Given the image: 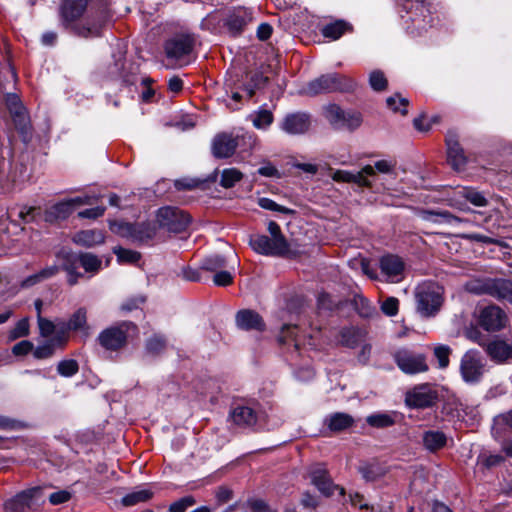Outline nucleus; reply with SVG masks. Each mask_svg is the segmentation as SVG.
<instances>
[{
	"label": "nucleus",
	"mask_w": 512,
	"mask_h": 512,
	"mask_svg": "<svg viewBox=\"0 0 512 512\" xmlns=\"http://www.w3.org/2000/svg\"><path fill=\"white\" fill-rule=\"evenodd\" d=\"M397 367L408 375L425 373L429 370L426 355L409 348H400L393 354Z\"/></svg>",
	"instance_id": "8"
},
{
	"label": "nucleus",
	"mask_w": 512,
	"mask_h": 512,
	"mask_svg": "<svg viewBox=\"0 0 512 512\" xmlns=\"http://www.w3.org/2000/svg\"><path fill=\"white\" fill-rule=\"evenodd\" d=\"M233 282V276L229 271L219 270L213 276V283L216 286H228Z\"/></svg>",
	"instance_id": "62"
},
{
	"label": "nucleus",
	"mask_w": 512,
	"mask_h": 512,
	"mask_svg": "<svg viewBox=\"0 0 512 512\" xmlns=\"http://www.w3.org/2000/svg\"><path fill=\"white\" fill-rule=\"evenodd\" d=\"M226 267V260L221 255H212L205 259H203L201 263V269L210 271V272H217L221 269H224Z\"/></svg>",
	"instance_id": "46"
},
{
	"label": "nucleus",
	"mask_w": 512,
	"mask_h": 512,
	"mask_svg": "<svg viewBox=\"0 0 512 512\" xmlns=\"http://www.w3.org/2000/svg\"><path fill=\"white\" fill-rule=\"evenodd\" d=\"M96 198L94 196H78L64 201H60L44 211L43 219L45 222L53 223L64 220L78 207L91 205Z\"/></svg>",
	"instance_id": "11"
},
{
	"label": "nucleus",
	"mask_w": 512,
	"mask_h": 512,
	"mask_svg": "<svg viewBox=\"0 0 512 512\" xmlns=\"http://www.w3.org/2000/svg\"><path fill=\"white\" fill-rule=\"evenodd\" d=\"M464 335L468 340H470L474 343H477L478 345H480L484 348L487 345L485 336L477 327L470 326V327L466 328L464 331Z\"/></svg>",
	"instance_id": "58"
},
{
	"label": "nucleus",
	"mask_w": 512,
	"mask_h": 512,
	"mask_svg": "<svg viewBox=\"0 0 512 512\" xmlns=\"http://www.w3.org/2000/svg\"><path fill=\"white\" fill-rule=\"evenodd\" d=\"M379 174H384L393 180L396 178V161L392 159L378 160L372 165Z\"/></svg>",
	"instance_id": "44"
},
{
	"label": "nucleus",
	"mask_w": 512,
	"mask_h": 512,
	"mask_svg": "<svg viewBox=\"0 0 512 512\" xmlns=\"http://www.w3.org/2000/svg\"><path fill=\"white\" fill-rule=\"evenodd\" d=\"M356 87V82L345 76L333 73L322 75L317 79L312 80L304 88V93L307 95H318L321 93H329L334 91H352Z\"/></svg>",
	"instance_id": "5"
},
{
	"label": "nucleus",
	"mask_w": 512,
	"mask_h": 512,
	"mask_svg": "<svg viewBox=\"0 0 512 512\" xmlns=\"http://www.w3.org/2000/svg\"><path fill=\"white\" fill-rule=\"evenodd\" d=\"M258 205L265 210L275 211L282 214L292 215L295 213L293 209L279 205L272 199L266 197L259 198Z\"/></svg>",
	"instance_id": "49"
},
{
	"label": "nucleus",
	"mask_w": 512,
	"mask_h": 512,
	"mask_svg": "<svg viewBox=\"0 0 512 512\" xmlns=\"http://www.w3.org/2000/svg\"><path fill=\"white\" fill-rule=\"evenodd\" d=\"M66 340L67 337L64 335L63 332L58 333L57 335H55L53 339L46 341L42 345H38L33 352L34 357L37 359H46L51 357L55 352V348L57 346L63 347Z\"/></svg>",
	"instance_id": "28"
},
{
	"label": "nucleus",
	"mask_w": 512,
	"mask_h": 512,
	"mask_svg": "<svg viewBox=\"0 0 512 512\" xmlns=\"http://www.w3.org/2000/svg\"><path fill=\"white\" fill-rule=\"evenodd\" d=\"M195 500L191 496L184 497L170 505V512H185V510L194 505Z\"/></svg>",
	"instance_id": "64"
},
{
	"label": "nucleus",
	"mask_w": 512,
	"mask_h": 512,
	"mask_svg": "<svg viewBox=\"0 0 512 512\" xmlns=\"http://www.w3.org/2000/svg\"><path fill=\"white\" fill-rule=\"evenodd\" d=\"M451 352L452 350L448 345L438 344L434 347L433 353L441 369L448 367Z\"/></svg>",
	"instance_id": "51"
},
{
	"label": "nucleus",
	"mask_w": 512,
	"mask_h": 512,
	"mask_svg": "<svg viewBox=\"0 0 512 512\" xmlns=\"http://www.w3.org/2000/svg\"><path fill=\"white\" fill-rule=\"evenodd\" d=\"M42 491L41 487H33L18 493L14 498L5 502V512H25L31 507L34 500L40 498Z\"/></svg>",
	"instance_id": "18"
},
{
	"label": "nucleus",
	"mask_w": 512,
	"mask_h": 512,
	"mask_svg": "<svg viewBox=\"0 0 512 512\" xmlns=\"http://www.w3.org/2000/svg\"><path fill=\"white\" fill-rule=\"evenodd\" d=\"M79 264L86 272L96 273L101 268V260L94 254L81 253L78 255Z\"/></svg>",
	"instance_id": "42"
},
{
	"label": "nucleus",
	"mask_w": 512,
	"mask_h": 512,
	"mask_svg": "<svg viewBox=\"0 0 512 512\" xmlns=\"http://www.w3.org/2000/svg\"><path fill=\"white\" fill-rule=\"evenodd\" d=\"M59 258H62V269L67 272V282L69 285H75L78 282V278L82 276L81 273L77 272V267L79 264L78 255L73 253H63L58 255Z\"/></svg>",
	"instance_id": "30"
},
{
	"label": "nucleus",
	"mask_w": 512,
	"mask_h": 512,
	"mask_svg": "<svg viewBox=\"0 0 512 512\" xmlns=\"http://www.w3.org/2000/svg\"><path fill=\"white\" fill-rule=\"evenodd\" d=\"M386 103L394 112H401L403 115L407 114L408 100L399 94L388 97Z\"/></svg>",
	"instance_id": "53"
},
{
	"label": "nucleus",
	"mask_w": 512,
	"mask_h": 512,
	"mask_svg": "<svg viewBox=\"0 0 512 512\" xmlns=\"http://www.w3.org/2000/svg\"><path fill=\"white\" fill-rule=\"evenodd\" d=\"M465 239L485 244H495L500 247H507V244L499 239H494L479 233H471L463 236Z\"/></svg>",
	"instance_id": "59"
},
{
	"label": "nucleus",
	"mask_w": 512,
	"mask_h": 512,
	"mask_svg": "<svg viewBox=\"0 0 512 512\" xmlns=\"http://www.w3.org/2000/svg\"><path fill=\"white\" fill-rule=\"evenodd\" d=\"M194 39L190 35H176L165 43V52L169 59L187 64V57L193 50Z\"/></svg>",
	"instance_id": "14"
},
{
	"label": "nucleus",
	"mask_w": 512,
	"mask_h": 512,
	"mask_svg": "<svg viewBox=\"0 0 512 512\" xmlns=\"http://www.w3.org/2000/svg\"><path fill=\"white\" fill-rule=\"evenodd\" d=\"M478 322L484 330L488 332H495L505 327L507 316L500 307L490 305L481 309Z\"/></svg>",
	"instance_id": "15"
},
{
	"label": "nucleus",
	"mask_w": 512,
	"mask_h": 512,
	"mask_svg": "<svg viewBox=\"0 0 512 512\" xmlns=\"http://www.w3.org/2000/svg\"><path fill=\"white\" fill-rule=\"evenodd\" d=\"M104 240V233L96 229L79 231L73 237L75 243L87 247L102 244Z\"/></svg>",
	"instance_id": "31"
},
{
	"label": "nucleus",
	"mask_w": 512,
	"mask_h": 512,
	"mask_svg": "<svg viewBox=\"0 0 512 512\" xmlns=\"http://www.w3.org/2000/svg\"><path fill=\"white\" fill-rule=\"evenodd\" d=\"M361 182H359V187L368 188L374 192H382L388 189L385 182L383 181V177L372 168V165H366L360 170Z\"/></svg>",
	"instance_id": "24"
},
{
	"label": "nucleus",
	"mask_w": 512,
	"mask_h": 512,
	"mask_svg": "<svg viewBox=\"0 0 512 512\" xmlns=\"http://www.w3.org/2000/svg\"><path fill=\"white\" fill-rule=\"evenodd\" d=\"M79 371L78 362L74 359L62 360L57 365V372L63 377H72Z\"/></svg>",
	"instance_id": "50"
},
{
	"label": "nucleus",
	"mask_w": 512,
	"mask_h": 512,
	"mask_svg": "<svg viewBox=\"0 0 512 512\" xmlns=\"http://www.w3.org/2000/svg\"><path fill=\"white\" fill-rule=\"evenodd\" d=\"M270 237L266 235H254L250 237L251 248L266 256H285L290 252V246L281 232L280 226L275 221H270L267 226Z\"/></svg>",
	"instance_id": "2"
},
{
	"label": "nucleus",
	"mask_w": 512,
	"mask_h": 512,
	"mask_svg": "<svg viewBox=\"0 0 512 512\" xmlns=\"http://www.w3.org/2000/svg\"><path fill=\"white\" fill-rule=\"evenodd\" d=\"M62 22L81 37H98L112 19L108 0H64Z\"/></svg>",
	"instance_id": "1"
},
{
	"label": "nucleus",
	"mask_w": 512,
	"mask_h": 512,
	"mask_svg": "<svg viewBox=\"0 0 512 512\" xmlns=\"http://www.w3.org/2000/svg\"><path fill=\"white\" fill-rule=\"evenodd\" d=\"M29 333L28 319L24 318L17 322L16 326L10 332L11 339H17L27 336Z\"/></svg>",
	"instance_id": "61"
},
{
	"label": "nucleus",
	"mask_w": 512,
	"mask_h": 512,
	"mask_svg": "<svg viewBox=\"0 0 512 512\" xmlns=\"http://www.w3.org/2000/svg\"><path fill=\"white\" fill-rule=\"evenodd\" d=\"M437 399L436 389L428 383L416 385L405 394V404L415 409L429 408L436 403Z\"/></svg>",
	"instance_id": "13"
},
{
	"label": "nucleus",
	"mask_w": 512,
	"mask_h": 512,
	"mask_svg": "<svg viewBox=\"0 0 512 512\" xmlns=\"http://www.w3.org/2000/svg\"><path fill=\"white\" fill-rule=\"evenodd\" d=\"M166 341L162 336L154 335L146 342V350L150 354H158L164 350Z\"/></svg>",
	"instance_id": "57"
},
{
	"label": "nucleus",
	"mask_w": 512,
	"mask_h": 512,
	"mask_svg": "<svg viewBox=\"0 0 512 512\" xmlns=\"http://www.w3.org/2000/svg\"><path fill=\"white\" fill-rule=\"evenodd\" d=\"M402 6L408 14L407 19H403L408 33L418 36L432 26L431 11L424 0H404Z\"/></svg>",
	"instance_id": "4"
},
{
	"label": "nucleus",
	"mask_w": 512,
	"mask_h": 512,
	"mask_svg": "<svg viewBox=\"0 0 512 512\" xmlns=\"http://www.w3.org/2000/svg\"><path fill=\"white\" fill-rule=\"evenodd\" d=\"M236 324L243 330H258L263 331L265 324L262 317L255 311L245 309L236 314Z\"/></svg>",
	"instance_id": "25"
},
{
	"label": "nucleus",
	"mask_w": 512,
	"mask_h": 512,
	"mask_svg": "<svg viewBox=\"0 0 512 512\" xmlns=\"http://www.w3.org/2000/svg\"><path fill=\"white\" fill-rule=\"evenodd\" d=\"M444 289L435 282H423L415 289L416 310L423 317L435 316L444 301Z\"/></svg>",
	"instance_id": "3"
},
{
	"label": "nucleus",
	"mask_w": 512,
	"mask_h": 512,
	"mask_svg": "<svg viewBox=\"0 0 512 512\" xmlns=\"http://www.w3.org/2000/svg\"><path fill=\"white\" fill-rule=\"evenodd\" d=\"M350 503L354 507H358L361 510H367L370 512H391L392 502H388L387 505L372 504L370 505L359 492H353L349 494Z\"/></svg>",
	"instance_id": "32"
},
{
	"label": "nucleus",
	"mask_w": 512,
	"mask_h": 512,
	"mask_svg": "<svg viewBox=\"0 0 512 512\" xmlns=\"http://www.w3.org/2000/svg\"><path fill=\"white\" fill-rule=\"evenodd\" d=\"M136 327L131 322H122L104 329L98 335L99 344L106 350L117 351L126 345L127 338Z\"/></svg>",
	"instance_id": "9"
},
{
	"label": "nucleus",
	"mask_w": 512,
	"mask_h": 512,
	"mask_svg": "<svg viewBox=\"0 0 512 512\" xmlns=\"http://www.w3.org/2000/svg\"><path fill=\"white\" fill-rule=\"evenodd\" d=\"M355 305L361 317L369 318L376 314L375 307L364 297H357Z\"/></svg>",
	"instance_id": "54"
},
{
	"label": "nucleus",
	"mask_w": 512,
	"mask_h": 512,
	"mask_svg": "<svg viewBox=\"0 0 512 512\" xmlns=\"http://www.w3.org/2000/svg\"><path fill=\"white\" fill-rule=\"evenodd\" d=\"M243 177V174L236 168L224 169L221 174L220 185L224 188H231Z\"/></svg>",
	"instance_id": "45"
},
{
	"label": "nucleus",
	"mask_w": 512,
	"mask_h": 512,
	"mask_svg": "<svg viewBox=\"0 0 512 512\" xmlns=\"http://www.w3.org/2000/svg\"><path fill=\"white\" fill-rule=\"evenodd\" d=\"M71 493L68 490H59L48 496L52 505H59L68 502L71 499Z\"/></svg>",
	"instance_id": "63"
},
{
	"label": "nucleus",
	"mask_w": 512,
	"mask_h": 512,
	"mask_svg": "<svg viewBox=\"0 0 512 512\" xmlns=\"http://www.w3.org/2000/svg\"><path fill=\"white\" fill-rule=\"evenodd\" d=\"M114 254L117 256V260L120 263H136L140 260L141 254L137 251L125 249L122 247H115L113 249Z\"/></svg>",
	"instance_id": "47"
},
{
	"label": "nucleus",
	"mask_w": 512,
	"mask_h": 512,
	"mask_svg": "<svg viewBox=\"0 0 512 512\" xmlns=\"http://www.w3.org/2000/svg\"><path fill=\"white\" fill-rule=\"evenodd\" d=\"M237 146L236 137L227 133L218 134L212 142V153L216 158H228L234 154Z\"/></svg>",
	"instance_id": "23"
},
{
	"label": "nucleus",
	"mask_w": 512,
	"mask_h": 512,
	"mask_svg": "<svg viewBox=\"0 0 512 512\" xmlns=\"http://www.w3.org/2000/svg\"><path fill=\"white\" fill-rule=\"evenodd\" d=\"M230 417L232 421L241 427H250L257 421V415L255 411L248 406H237L235 407Z\"/></svg>",
	"instance_id": "29"
},
{
	"label": "nucleus",
	"mask_w": 512,
	"mask_h": 512,
	"mask_svg": "<svg viewBox=\"0 0 512 512\" xmlns=\"http://www.w3.org/2000/svg\"><path fill=\"white\" fill-rule=\"evenodd\" d=\"M369 84L375 91H383L387 87V79L383 72L375 70L370 73Z\"/></svg>",
	"instance_id": "55"
},
{
	"label": "nucleus",
	"mask_w": 512,
	"mask_h": 512,
	"mask_svg": "<svg viewBox=\"0 0 512 512\" xmlns=\"http://www.w3.org/2000/svg\"><path fill=\"white\" fill-rule=\"evenodd\" d=\"M10 114L13 118L16 129L22 136L24 142L30 139V121L25 108L22 105L10 104Z\"/></svg>",
	"instance_id": "26"
},
{
	"label": "nucleus",
	"mask_w": 512,
	"mask_h": 512,
	"mask_svg": "<svg viewBox=\"0 0 512 512\" xmlns=\"http://www.w3.org/2000/svg\"><path fill=\"white\" fill-rule=\"evenodd\" d=\"M109 227L114 234L137 243H146L156 236V226L150 222L133 224L113 221Z\"/></svg>",
	"instance_id": "6"
},
{
	"label": "nucleus",
	"mask_w": 512,
	"mask_h": 512,
	"mask_svg": "<svg viewBox=\"0 0 512 512\" xmlns=\"http://www.w3.org/2000/svg\"><path fill=\"white\" fill-rule=\"evenodd\" d=\"M380 269L387 281L397 283L403 277L404 262L396 255H385L380 259Z\"/></svg>",
	"instance_id": "21"
},
{
	"label": "nucleus",
	"mask_w": 512,
	"mask_h": 512,
	"mask_svg": "<svg viewBox=\"0 0 512 512\" xmlns=\"http://www.w3.org/2000/svg\"><path fill=\"white\" fill-rule=\"evenodd\" d=\"M458 194L476 207H485L488 204V200L483 193L474 188L463 187Z\"/></svg>",
	"instance_id": "40"
},
{
	"label": "nucleus",
	"mask_w": 512,
	"mask_h": 512,
	"mask_svg": "<svg viewBox=\"0 0 512 512\" xmlns=\"http://www.w3.org/2000/svg\"><path fill=\"white\" fill-rule=\"evenodd\" d=\"M447 437L441 431H427L423 435V444L431 452L437 451L446 445Z\"/></svg>",
	"instance_id": "36"
},
{
	"label": "nucleus",
	"mask_w": 512,
	"mask_h": 512,
	"mask_svg": "<svg viewBox=\"0 0 512 512\" xmlns=\"http://www.w3.org/2000/svg\"><path fill=\"white\" fill-rule=\"evenodd\" d=\"M396 413H375L366 418V422L371 427L386 428L395 424Z\"/></svg>",
	"instance_id": "39"
},
{
	"label": "nucleus",
	"mask_w": 512,
	"mask_h": 512,
	"mask_svg": "<svg viewBox=\"0 0 512 512\" xmlns=\"http://www.w3.org/2000/svg\"><path fill=\"white\" fill-rule=\"evenodd\" d=\"M360 472L366 481H376L385 474V470L377 464L365 465Z\"/></svg>",
	"instance_id": "52"
},
{
	"label": "nucleus",
	"mask_w": 512,
	"mask_h": 512,
	"mask_svg": "<svg viewBox=\"0 0 512 512\" xmlns=\"http://www.w3.org/2000/svg\"><path fill=\"white\" fill-rule=\"evenodd\" d=\"M399 300L395 297H388L381 304L382 312L387 316H395L398 313Z\"/></svg>",
	"instance_id": "60"
},
{
	"label": "nucleus",
	"mask_w": 512,
	"mask_h": 512,
	"mask_svg": "<svg viewBox=\"0 0 512 512\" xmlns=\"http://www.w3.org/2000/svg\"><path fill=\"white\" fill-rule=\"evenodd\" d=\"M460 375L467 384H477L485 373V364L480 353L471 349L466 351L460 360Z\"/></svg>",
	"instance_id": "12"
},
{
	"label": "nucleus",
	"mask_w": 512,
	"mask_h": 512,
	"mask_svg": "<svg viewBox=\"0 0 512 512\" xmlns=\"http://www.w3.org/2000/svg\"><path fill=\"white\" fill-rule=\"evenodd\" d=\"M87 328V312L85 308H79L70 317L67 323H62L59 333H66L67 330H80ZM66 336V334H64Z\"/></svg>",
	"instance_id": "35"
},
{
	"label": "nucleus",
	"mask_w": 512,
	"mask_h": 512,
	"mask_svg": "<svg viewBox=\"0 0 512 512\" xmlns=\"http://www.w3.org/2000/svg\"><path fill=\"white\" fill-rule=\"evenodd\" d=\"M325 119L335 130L354 131L363 122L362 114L355 110H344L336 104H329L324 107Z\"/></svg>",
	"instance_id": "7"
},
{
	"label": "nucleus",
	"mask_w": 512,
	"mask_h": 512,
	"mask_svg": "<svg viewBox=\"0 0 512 512\" xmlns=\"http://www.w3.org/2000/svg\"><path fill=\"white\" fill-rule=\"evenodd\" d=\"M253 20L251 10L244 7H237L228 12L224 20V25L231 35L237 36L240 35Z\"/></svg>",
	"instance_id": "16"
},
{
	"label": "nucleus",
	"mask_w": 512,
	"mask_h": 512,
	"mask_svg": "<svg viewBox=\"0 0 512 512\" xmlns=\"http://www.w3.org/2000/svg\"><path fill=\"white\" fill-rule=\"evenodd\" d=\"M485 352L491 361L497 364L512 363V345L504 340L495 339L488 342Z\"/></svg>",
	"instance_id": "20"
},
{
	"label": "nucleus",
	"mask_w": 512,
	"mask_h": 512,
	"mask_svg": "<svg viewBox=\"0 0 512 512\" xmlns=\"http://www.w3.org/2000/svg\"><path fill=\"white\" fill-rule=\"evenodd\" d=\"M488 289L493 297L512 301V281L495 280L489 285Z\"/></svg>",
	"instance_id": "34"
},
{
	"label": "nucleus",
	"mask_w": 512,
	"mask_h": 512,
	"mask_svg": "<svg viewBox=\"0 0 512 512\" xmlns=\"http://www.w3.org/2000/svg\"><path fill=\"white\" fill-rule=\"evenodd\" d=\"M351 30V26L349 23L343 20H337L333 23L325 25L321 29V33L324 37L330 38L332 40L339 39L343 34L347 31Z\"/></svg>",
	"instance_id": "37"
},
{
	"label": "nucleus",
	"mask_w": 512,
	"mask_h": 512,
	"mask_svg": "<svg viewBox=\"0 0 512 512\" xmlns=\"http://www.w3.org/2000/svg\"><path fill=\"white\" fill-rule=\"evenodd\" d=\"M156 219L159 228L172 233L184 231L191 221L190 216L186 212L171 206L160 208L157 211Z\"/></svg>",
	"instance_id": "10"
},
{
	"label": "nucleus",
	"mask_w": 512,
	"mask_h": 512,
	"mask_svg": "<svg viewBox=\"0 0 512 512\" xmlns=\"http://www.w3.org/2000/svg\"><path fill=\"white\" fill-rule=\"evenodd\" d=\"M332 179L336 182L354 183L359 186L361 182L360 171L350 172L345 170H335L332 173Z\"/></svg>",
	"instance_id": "48"
},
{
	"label": "nucleus",
	"mask_w": 512,
	"mask_h": 512,
	"mask_svg": "<svg viewBox=\"0 0 512 512\" xmlns=\"http://www.w3.org/2000/svg\"><path fill=\"white\" fill-rule=\"evenodd\" d=\"M252 124L257 129H267L274 120L273 114L267 109H260L249 116Z\"/></svg>",
	"instance_id": "41"
},
{
	"label": "nucleus",
	"mask_w": 512,
	"mask_h": 512,
	"mask_svg": "<svg viewBox=\"0 0 512 512\" xmlns=\"http://www.w3.org/2000/svg\"><path fill=\"white\" fill-rule=\"evenodd\" d=\"M311 483L324 496H330L335 490H339L340 494H344V489L334 485L327 470L322 465H314L309 471Z\"/></svg>",
	"instance_id": "17"
},
{
	"label": "nucleus",
	"mask_w": 512,
	"mask_h": 512,
	"mask_svg": "<svg viewBox=\"0 0 512 512\" xmlns=\"http://www.w3.org/2000/svg\"><path fill=\"white\" fill-rule=\"evenodd\" d=\"M311 125L310 115L304 112L287 114L281 121L280 128L289 135L305 134Z\"/></svg>",
	"instance_id": "19"
},
{
	"label": "nucleus",
	"mask_w": 512,
	"mask_h": 512,
	"mask_svg": "<svg viewBox=\"0 0 512 512\" xmlns=\"http://www.w3.org/2000/svg\"><path fill=\"white\" fill-rule=\"evenodd\" d=\"M422 218L426 221L435 223V224H449L455 225L461 223L463 220L459 217L452 215L448 211H423Z\"/></svg>",
	"instance_id": "33"
},
{
	"label": "nucleus",
	"mask_w": 512,
	"mask_h": 512,
	"mask_svg": "<svg viewBox=\"0 0 512 512\" xmlns=\"http://www.w3.org/2000/svg\"><path fill=\"white\" fill-rule=\"evenodd\" d=\"M18 217L25 223L37 221L41 217V210L36 207L23 206L18 211Z\"/></svg>",
	"instance_id": "56"
},
{
	"label": "nucleus",
	"mask_w": 512,
	"mask_h": 512,
	"mask_svg": "<svg viewBox=\"0 0 512 512\" xmlns=\"http://www.w3.org/2000/svg\"><path fill=\"white\" fill-rule=\"evenodd\" d=\"M37 323H38L40 335L42 337H50L54 333H56V335H57L61 331L63 322L56 324L47 318L39 316Z\"/></svg>",
	"instance_id": "43"
},
{
	"label": "nucleus",
	"mask_w": 512,
	"mask_h": 512,
	"mask_svg": "<svg viewBox=\"0 0 512 512\" xmlns=\"http://www.w3.org/2000/svg\"><path fill=\"white\" fill-rule=\"evenodd\" d=\"M153 497V491L149 488H140L125 495L122 503L125 506H133L139 503L147 502Z\"/></svg>",
	"instance_id": "38"
},
{
	"label": "nucleus",
	"mask_w": 512,
	"mask_h": 512,
	"mask_svg": "<svg viewBox=\"0 0 512 512\" xmlns=\"http://www.w3.org/2000/svg\"><path fill=\"white\" fill-rule=\"evenodd\" d=\"M448 161L455 170H462L466 163L467 157L458 141V135L455 132H449L446 136Z\"/></svg>",
	"instance_id": "22"
},
{
	"label": "nucleus",
	"mask_w": 512,
	"mask_h": 512,
	"mask_svg": "<svg viewBox=\"0 0 512 512\" xmlns=\"http://www.w3.org/2000/svg\"><path fill=\"white\" fill-rule=\"evenodd\" d=\"M355 423L354 418L344 412H336L326 416L325 426L332 432H342L351 428Z\"/></svg>",
	"instance_id": "27"
}]
</instances>
